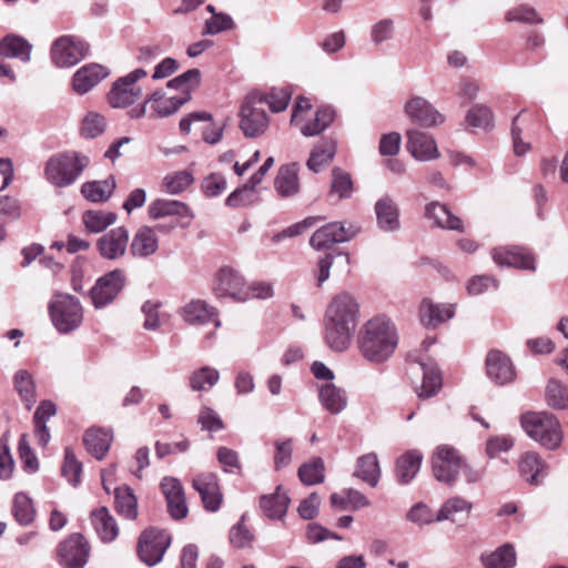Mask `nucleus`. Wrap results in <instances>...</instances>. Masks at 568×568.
Instances as JSON below:
<instances>
[{"label": "nucleus", "mask_w": 568, "mask_h": 568, "mask_svg": "<svg viewBox=\"0 0 568 568\" xmlns=\"http://www.w3.org/2000/svg\"><path fill=\"white\" fill-rule=\"evenodd\" d=\"M481 562L485 568H514L516 566L515 548L505 544L495 551L483 555Z\"/></svg>", "instance_id": "obj_45"}, {"label": "nucleus", "mask_w": 568, "mask_h": 568, "mask_svg": "<svg viewBox=\"0 0 568 568\" xmlns=\"http://www.w3.org/2000/svg\"><path fill=\"white\" fill-rule=\"evenodd\" d=\"M473 504L463 497L455 496L447 499L436 515L437 521L452 520L455 521V515L459 513L469 514Z\"/></svg>", "instance_id": "obj_54"}, {"label": "nucleus", "mask_w": 568, "mask_h": 568, "mask_svg": "<svg viewBox=\"0 0 568 568\" xmlns=\"http://www.w3.org/2000/svg\"><path fill=\"white\" fill-rule=\"evenodd\" d=\"M109 75L108 70L97 63H90L79 69L72 79L73 90L84 94Z\"/></svg>", "instance_id": "obj_26"}, {"label": "nucleus", "mask_w": 568, "mask_h": 568, "mask_svg": "<svg viewBox=\"0 0 568 568\" xmlns=\"http://www.w3.org/2000/svg\"><path fill=\"white\" fill-rule=\"evenodd\" d=\"M118 215L111 211L89 210L82 215L85 229L90 233L103 232L106 227L114 224Z\"/></svg>", "instance_id": "obj_48"}, {"label": "nucleus", "mask_w": 568, "mask_h": 568, "mask_svg": "<svg viewBox=\"0 0 568 568\" xmlns=\"http://www.w3.org/2000/svg\"><path fill=\"white\" fill-rule=\"evenodd\" d=\"M353 193V181L351 175L339 168L332 170L331 196L337 201L351 197Z\"/></svg>", "instance_id": "obj_53"}, {"label": "nucleus", "mask_w": 568, "mask_h": 568, "mask_svg": "<svg viewBox=\"0 0 568 568\" xmlns=\"http://www.w3.org/2000/svg\"><path fill=\"white\" fill-rule=\"evenodd\" d=\"M291 503L286 493L282 491L278 485L271 495H263L260 498V507L263 513L271 519H283L287 513Z\"/></svg>", "instance_id": "obj_33"}, {"label": "nucleus", "mask_w": 568, "mask_h": 568, "mask_svg": "<svg viewBox=\"0 0 568 568\" xmlns=\"http://www.w3.org/2000/svg\"><path fill=\"white\" fill-rule=\"evenodd\" d=\"M423 455L417 450H409L403 454L396 462V478L402 485L413 480L418 473Z\"/></svg>", "instance_id": "obj_36"}, {"label": "nucleus", "mask_w": 568, "mask_h": 568, "mask_svg": "<svg viewBox=\"0 0 568 568\" xmlns=\"http://www.w3.org/2000/svg\"><path fill=\"white\" fill-rule=\"evenodd\" d=\"M547 402L556 409L568 408V387L560 382L551 379L547 385Z\"/></svg>", "instance_id": "obj_58"}, {"label": "nucleus", "mask_w": 568, "mask_h": 568, "mask_svg": "<svg viewBox=\"0 0 568 568\" xmlns=\"http://www.w3.org/2000/svg\"><path fill=\"white\" fill-rule=\"evenodd\" d=\"M359 227L349 223L332 222L316 230L310 239V244L317 251L327 250L335 243H344L352 240Z\"/></svg>", "instance_id": "obj_10"}, {"label": "nucleus", "mask_w": 568, "mask_h": 568, "mask_svg": "<svg viewBox=\"0 0 568 568\" xmlns=\"http://www.w3.org/2000/svg\"><path fill=\"white\" fill-rule=\"evenodd\" d=\"M49 315L54 328L60 334H70L78 329L83 322V307L75 296L68 293H57L48 305Z\"/></svg>", "instance_id": "obj_5"}, {"label": "nucleus", "mask_w": 568, "mask_h": 568, "mask_svg": "<svg viewBox=\"0 0 568 568\" xmlns=\"http://www.w3.org/2000/svg\"><path fill=\"white\" fill-rule=\"evenodd\" d=\"M493 260L500 266L535 270L534 256L527 250L518 246L495 248L493 251Z\"/></svg>", "instance_id": "obj_21"}, {"label": "nucleus", "mask_w": 568, "mask_h": 568, "mask_svg": "<svg viewBox=\"0 0 568 568\" xmlns=\"http://www.w3.org/2000/svg\"><path fill=\"white\" fill-rule=\"evenodd\" d=\"M14 388L19 393L27 407L30 408L36 400V385L28 371H18L14 375Z\"/></svg>", "instance_id": "obj_55"}, {"label": "nucleus", "mask_w": 568, "mask_h": 568, "mask_svg": "<svg viewBox=\"0 0 568 568\" xmlns=\"http://www.w3.org/2000/svg\"><path fill=\"white\" fill-rule=\"evenodd\" d=\"M115 186V179L113 175H110L105 180L83 183L81 186V193L91 202H105L111 197Z\"/></svg>", "instance_id": "obj_39"}, {"label": "nucleus", "mask_w": 568, "mask_h": 568, "mask_svg": "<svg viewBox=\"0 0 568 568\" xmlns=\"http://www.w3.org/2000/svg\"><path fill=\"white\" fill-rule=\"evenodd\" d=\"M274 468L281 470L292 462L293 440L291 438L278 439L274 443Z\"/></svg>", "instance_id": "obj_62"}, {"label": "nucleus", "mask_w": 568, "mask_h": 568, "mask_svg": "<svg viewBox=\"0 0 568 568\" xmlns=\"http://www.w3.org/2000/svg\"><path fill=\"white\" fill-rule=\"evenodd\" d=\"M18 453L26 471L32 474L39 469L38 458L33 453L26 434L21 435L19 439Z\"/></svg>", "instance_id": "obj_64"}, {"label": "nucleus", "mask_w": 568, "mask_h": 568, "mask_svg": "<svg viewBox=\"0 0 568 568\" xmlns=\"http://www.w3.org/2000/svg\"><path fill=\"white\" fill-rule=\"evenodd\" d=\"M106 128V121L103 115L97 112H89L81 126V133L85 138L94 139L101 135Z\"/></svg>", "instance_id": "obj_60"}, {"label": "nucleus", "mask_w": 568, "mask_h": 568, "mask_svg": "<svg viewBox=\"0 0 568 568\" xmlns=\"http://www.w3.org/2000/svg\"><path fill=\"white\" fill-rule=\"evenodd\" d=\"M407 151L418 161H433L440 156L435 139L427 132L410 129L406 132Z\"/></svg>", "instance_id": "obj_17"}, {"label": "nucleus", "mask_w": 568, "mask_h": 568, "mask_svg": "<svg viewBox=\"0 0 568 568\" xmlns=\"http://www.w3.org/2000/svg\"><path fill=\"white\" fill-rule=\"evenodd\" d=\"M11 514L19 525H31L36 518V508L32 499L24 493H17L13 496Z\"/></svg>", "instance_id": "obj_44"}, {"label": "nucleus", "mask_w": 568, "mask_h": 568, "mask_svg": "<svg viewBox=\"0 0 568 568\" xmlns=\"http://www.w3.org/2000/svg\"><path fill=\"white\" fill-rule=\"evenodd\" d=\"M297 475L304 485L313 486L316 484H322L325 479L324 460L320 457H316L308 463H304L300 466Z\"/></svg>", "instance_id": "obj_51"}, {"label": "nucleus", "mask_w": 568, "mask_h": 568, "mask_svg": "<svg viewBox=\"0 0 568 568\" xmlns=\"http://www.w3.org/2000/svg\"><path fill=\"white\" fill-rule=\"evenodd\" d=\"M113 442V432L111 428L105 427H91L83 436V444L87 450L101 460L108 454Z\"/></svg>", "instance_id": "obj_24"}, {"label": "nucleus", "mask_w": 568, "mask_h": 568, "mask_svg": "<svg viewBox=\"0 0 568 568\" xmlns=\"http://www.w3.org/2000/svg\"><path fill=\"white\" fill-rule=\"evenodd\" d=\"M354 476L367 483L371 487L378 484L381 476L379 463L375 453H369L361 456L357 459L356 470Z\"/></svg>", "instance_id": "obj_42"}, {"label": "nucleus", "mask_w": 568, "mask_h": 568, "mask_svg": "<svg viewBox=\"0 0 568 568\" xmlns=\"http://www.w3.org/2000/svg\"><path fill=\"white\" fill-rule=\"evenodd\" d=\"M192 486L200 494L206 510L215 513L220 509L222 494L220 491L215 474L203 473L196 475L193 478Z\"/></svg>", "instance_id": "obj_19"}, {"label": "nucleus", "mask_w": 568, "mask_h": 568, "mask_svg": "<svg viewBox=\"0 0 568 568\" xmlns=\"http://www.w3.org/2000/svg\"><path fill=\"white\" fill-rule=\"evenodd\" d=\"M180 314L191 325L205 324L217 315L216 310L202 300L191 301L181 308Z\"/></svg>", "instance_id": "obj_35"}, {"label": "nucleus", "mask_w": 568, "mask_h": 568, "mask_svg": "<svg viewBox=\"0 0 568 568\" xmlns=\"http://www.w3.org/2000/svg\"><path fill=\"white\" fill-rule=\"evenodd\" d=\"M405 114L415 123L432 128L444 123L445 116L423 97L410 98L404 106Z\"/></svg>", "instance_id": "obj_15"}, {"label": "nucleus", "mask_w": 568, "mask_h": 568, "mask_svg": "<svg viewBox=\"0 0 568 568\" xmlns=\"http://www.w3.org/2000/svg\"><path fill=\"white\" fill-rule=\"evenodd\" d=\"M239 126L244 136L254 139L264 134L268 128L270 119L261 104L258 93H250L244 99L239 112Z\"/></svg>", "instance_id": "obj_6"}, {"label": "nucleus", "mask_w": 568, "mask_h": 568, "mask_svg": "<svg viewBox=\"0 0 568 568\" xmlns=\"http://www.w3.org/2000/svg\"><path fill=\"white\" fill-rule=\"evenodd\" d=\"M398 343L394 324L386 316L367 321L358 332L357 344L364 358L372 363H383L395 352Z\"/></svg>", "instance_id": "obj_2"}, {"label": "nucleus", "mask_w": 568, "mask_h": 568, "mask_svg": "<svg viewBox=\"0 0 568 568\" xmlns=\"http://www.w3.org/2000/svg\"><path fill=\"white\" fill-rule=\"evenodd\" d=\"M32 45L22 37L10 34L0 40V55L30 61Z\"/></svg>", "instance_id": "obj_38"}, {"label": "nucleus", "mask_w": 568, "mask_h": 568, "mask_svg": "<svg viewBox=\"0 0 568 568\" xmlns=\"http://www.w3.org/2000/svg\"><path fill=\"white\" fill-rule=\"evenodd\" d=\"M526 434L547 449H557L562 440L559 420L554 414L546 412H528L520 418Z\"/></svg>", "instance_id": "obj_4"}, {"label": "nucleus", "mask_w": 568, "mask_h": 568, "mask_svg": "<svg viewBox=\"0 0 568 568\" xmlns=\"http://www.w3.org/2000/svg\"><path fill=\"white\" fill-rule=\"evenodd\" d=\"M505 19L508 22H524L530 24H541L544 22L542 18L538 16L537 11L532 7L527 6H518L508 10L505 14Z\"/></svg>", "instance_id": "obj_61"}, {"label": "nucleus", "mask_w": 568, "mask_h": 568, "mask_svg": "<svg viewBox=\"0 0 568 568\" xmlns=\"http://www.w3.org/2000/svg\"><path fill=\"white\" fill-rule=\"evenodd\" d=\"M150 219L159 220L165 216L194 217L190 207L181 201L158 199L153 201L148 209Z\"/></svg>", "instance_id": "obj_30"}, {"label": "nucleus", "mask_w": 568, "mask_h": 568, "mask_svg": "<svg viewBox=\"0 0 568 568\" xmlns=\"http://www.w3.org/2000/svg\"><path fill=\"white\" fill-rule=\"evenodd\" d=\"M465 120L471 128L491 130L494 128V112L484 103H475L467 111Z\"/></svg>", "instance_id": "obj_49"}, {"label": "nucleus", "mask_w": 568, "mask_h": 568, "mask_svg": "<svg viewBox=\"0 0 568 568\" xmlns=\"http://www.w3.org/2000/svg\"><path fill=\"white\" fill-rule=\"evenodd\" d=\"M159 248V239L155 230L151 226L143 225L134 233L130 253L136 258H146L156 253Z\"/></svg>", "instance_id": "obj_27"}, {"label": "nucleus", "mask_w": 568, "mask_h": 568, "mask_svg": "<svg viewBox=\"0 0 568 568\" xmlns=\"http://www.w3.org/2000/svg\"><path fill=\"white\" fill-rule=\"evenodd\" d=\"M126 284L125 272L121 268H114L100 276L92 288L90 297L95 308H103L111 304Z\"/></svg>", "instance_id": "obj_7"}, {"label": "nucleus", "mask_w": 568, "mask_h": 568, "mask_svg": "<svg viewBox=\"0 0 568 568\" xmlns=\"http://www.w3.org/2000/svg\"><path fill=\"white\" fill-rule=\"evenodd\" d=\"M220 379L217 369L203 366L194 371L189 377L190 388L194 392L210 390Z\"/></svg>", "instance_id": "obj_50"}, {"label": "nucleus", "mask_w": 568, "mask_h": 568, "mask_svg": "<svg viewBox=\"0 0 568 568\" xmlns=\"http://www.w3.org/2000/svg\"><path fill=\"white\" fill-rule=\"evenodd\" d=\"M406 519L419 527L430 525L435 521L436 515L433 510L424 503L415 504L406 514Z\"/></svg>", "instance_id": "obj_63"}, {"label": "nucleus", "mask_w": 568, "mask_h": 568, "mask_svg": "<svg viewBox=\"0 0 568 568\" xmlns=\"http://www.w3.org/2000/svg\"><path fill=\"white\" fill-rule=\"evenodd\" d=\"M90 546L81 534H73L59 546L60 564L65 568H83L89 558Z\"/></svg>", "instance_id": "obj_14"}, {"label": "nucleus", "mask_w": 568, "mask_h": 568, "mask_svg": "<svg viewBox=\"0 0 568 568\" xmlns=\"http://www.w3.org/2000/svg\"><path fill=\"white\" fill-rule=\"evenodd\" d=\"M171 538L164 530L146 529L142 532L138 544L140 559L148 566L160 562L170 546Z\"/></svg>", "instance_id": "obj_12"}, {"label": "nucleus", "mask_w": 568, "mask_h": 568, "mask_svg": "<svg viewBox=\"0 0 568 568\" xmlns=\"http://www.w3.org/2000/svg\"><path fill=\"white\" fill-rule=\"evenodd\" d=\"M189 102V98H166L163 91H154L142 104L132 108L128 114L131 119H140L145 115L146 105H151L152 114L156 118H166L175 113L182 105Z\"/></svg>", "instance_id": "obj_13"}, {"label": "nucleus", "mask_w": 568, "mask_h": 568, "mask_svg": "<svg viewBox=\"0 0 568 568\" xmlns=\"http://www.w3.org/2000/svg\"><path fill=\"white\" fill-rule=\"evenodd\" d=\"M160 486L165 497L170 516L175 520L185 518L189 509L181 481L174 477H164Z\"/></svg>", "instance_id": "obj_18"}, {"label": "nucleus", "mask_w": 568, "mask_h": 568, "mask_svg": "<svg viewBox=\"0 0 568 568\" xmlns=\"http://www.w3.org/2000/svg\"><path fill=\"white\" fill-rule=\"evenodd\" d=\"M144 69H135L125 77L118 79L109 93V103L112 108H128L138 101L142 95V90L136 85V81L144 78Z\"/></svg>", "instance_id": "obj_9"}, {"label": "nucleus", "mask_w": 568, "mask_h": 568, "mask_svg": "<svg viewBox=\"0 0 568 568\" xmlns=\"http://www.w3.org/2000/svg\"><path fill=\"white\" fill-rule=\"evenodd\" d=\"M359 305L355 297L342 292L335 295L324 315V339L334 352L346 351L356 331Z\"/></svg>", "instance_id": "obj_1"}, {"label": "nucleus", "mask_w": 568, "mask_h": 568, "mask_svg": "<svg viewBox=\"0 0 568 568\" xmlns=\"http://www.w3.org/2000/svg\"><path fill=\"white\" fill-rule=\"evenodd\" d=\"M425 215L429 220H434V223L442 229L453 231H464V224L462 220L454 215L447 205L438 202H430L425 207Z\"/></svg>", "instance_id": "obj_32"}, {"label": "nucleus", "mask_w": 568, "mask_h": 568, "mask_svg": "<svg viewBox=\"0 0 568 568\" xmlns=\"http://www.w3.org/2000/svg\"><path fill=\"white\" fill-rule=\"evenodd\" d=\"M129 245V231L125 226H118L104 233L97 241L99 254L110 261L124 256Z\"/></svg>", "instance_id": "obj_16"}, {"label": "nucleus", "mask_w": 568, "mask_h": 568, "mask_svg": "<svg viewBox=\"0 0 568 568\" xmlns=\"http://www.w3.org/2000/svg\"><path fill=\"white\" fill-rule=\"evenodd\" d=\"M89 44L75 36H61L51 45L52 62L59 68H70L88 55Z\"/></svg>", "instance_id": "obj_8"}, {"label": "nucleus", "mask_w": 568, "mask_h": 568, "mask_svg": "<svg viewBox=\"0 0 568 568\" xmlns=\"http://www.w3.org/2000/svg\"><path fill=\"white\" fill-rule=\"evenodd\" d=\"M62 473L67 477L68 481L73 486H77L81 480L82 464L77 459L71 447H65L64 449Z\"/></svg>", "instance_id": "obj_59"}, {"label": "nucleus", "mask_w": 568, "mask_h": 568, "mask_svg": "<svg viewBox=\"0 0 568 568\" xmlns=\"http://www.w3.org/2000/svg\"><path fill=\"white\" fill-rule=\"evenodd\" d=\"M213 115L206 111H195L189 113L186 116L182 118L179 124L180 131L183 134H189L191 132V126L193 123L197 122H210L209 125L202 129V138L203 141L209 144H216L222 140L224 124L216 125L212 123Z\"/></svg>", "instance_id": "obj_20"}, {"label": "nucleus", "mask_w": 568, "mask_h": 568, "mask_svg": "<svg viewBox=\"0 0 568 568\" xmlns=\"http://www.w3.org/2000/svg\"><path fill=\"white\" fill-rule=\"evenodd\" d=\"M520 476L530 485H540L548 474V465L534 452L525 453L519 460Z\"/></svg>", "instance_id": "obj_25"}, {"label": "nucleus", "mask_w": 568, "mask_h": 568, "mask_svg": "<svg viewBox=\"0 0 568 568\" xmlns=\"http://www.w3.org/2000/svg\"><path fill=\"white\" fill-rule=\"evenodd\" d=\"M433 473L438 481L452 485L463 467L458 452L447 445L437 447L432 458Z\"/></svg>", "instance_id": "obj_11"}, {"label": "nucleus", "mask_w": 568, "mask_h": 568, "mask_svg": "<svg viewBox=\"0 0 568 568\" xmlns=\"http://www.w3.org/2000/svg\"><path fill=\"white\" fill-rule=\"evenodd\" d=\"M89 163L90 159L85 154L75 151L61 152L49 158L44 176L52 185L67 187L78 180Z\"/></svg>", "instance_id": "obj_3"}, {"label": "nucleus", "mask_w": 568, "mask_h": 568, "mask_svg": "<svg viewBox=\"0 0 568 568\" xmlns=\"http://www.w3.org/2000/svg\"><path fill=\"white\" fill-rule=\"evenodd\" d=\"M486 369L488 377L500 385L510 383L515 378V371L509 357L499 351L488 353Z\"/></svg>", "instance_id": "obj_23"}, {"label": "nucleus", "mask_w": 568, "mask_h": 568, "mask_svg": "<svg viewBox=\"0 0 568 568\" xmlns=\"http://www.w3.org/2000/svg\"><path fill=\"white\" fill-rule=\"evenodd\" d=\"M277 193L287 197L298 192V176L295 164L281 166L274 181Z\"/></svg>", "instance_id": "obj_43"}, {"label": "nucleus", "mask_w": 568, "mask_h": 568, "mask_svg": "<svg viewBox=\"0 0 568 568\" xmlns=\"http://www.w3.org/2000/svg\"><path fill=\"white\" fill-rule=\"evenodd\" d=\"M318 398L322 406L332 414L341 413L347 404L345 392L332 383H325L320 387Z\"/></svg>", "instance_id": "obj_40"}, {"label": "nucleus", "mask_w": 568, "mask_h": 568, "mask_svg": "<svg viewBox=\"0 0 568 568\" xmlns=\"http://www.w3.org/2000/svg\"><path fill=\"white\" fill-rule=\"evenodd\" d=\"M255 187L252 183L247 182L242 187L236 189L226 197V205L231 207L252 205L256 201Z\"/></svg>", "instance_id": "obj_57"}, {"label": "nucleus", "mask_w": 568, "mask_h": 568, "mask_svg": "<svg viewBox=\"0 0 568 568\" xmlns=\"http://www.w3.org/2000/svg\"><path fill=\"white\" fill-rule=\"evenodd\" d=\"M455 314L453 304H436L430 300H424L419 307L420 322L425 327H437L450 320Z\"/></svg>", "instance_id": "obj_29"}, {"label": "nucleus", "mask_w": 568, "mask_h": 568, "mask_svg": "<svg viewBox=\"0 0 568 568\" xmlns=\"http://www.w3.org/2000/svg\"><path fill=\"white\" fill-rule=\"evenodd\" d=\"M115 510L126 519L138 517V500L133 490L128 486L118 487L114 490Z\"/></svg>", "instance_id": "obj_46"}, {"label": "nucleus", "mask_w": 568, "mask_h": 568, "mask_svg": "<svg viewBox=\"0 0 568 568\" xmlns=\"http://www.w3.org/2000/svg\"><path fill=\"white\" fill-rule=\"evenodd\" d=\"M91 521L101 541L111 542L119 535V527L106 507H100L91 513Z\"/></svg>", "instance_id": "obj_31"}, {"label": "nucleus", "mask_w": 568, "mask_h": 568, "mask_svg": "<svg viewBox=\"0 0 568 568\" xmlns=\"http://www.w3.org/2000/svg\"><path fill=\"white\" fill-rule=\"evenodd\" d=\"M336 154V142L333 139H323L315 145L307 160V168L317 173L327 164Z\"/></svg>", "instance_id": "obj_41"}, {"label": "nucleus", "mask_w": 568, "mask_h": 568, "mask_svg": "<svg viewBox=\"0 0 568 568\" xmlns=\"http://www.w3.org/2000/svg\"><path fill=\"white\" fill-rule=\"evenodd\" d=\"M194 182L190 171L183 170L168 174L163 179V185L169 194H179Z\"/></svg>", "instance_id": "obj_56"}, {"label": "nucleus", "mask_w": 568, "mask_h": 568, "mask_svg": "<svg viewBox=\"0 0 568 568\" xmlns=\"http://www.w3.org/2000/svg\"><path fill=\"white\" fill-rule=\"evenodd\" d=\"M335 111L331 106H321L313 119L300 123V131L304 136H316L324 132L334 121Z\"/></svg>", "instance_id": "obj_37"}, {"label": "nucleus", "mask_w": 568, "mask_h": 568, "mask_svg": "<svg viewBox=\"0 0 568 568\" xmlns=\"http://www.w3.org/2000/svg\"><path fill=\"white\" fill-rule=\"evenodd\" d=\"M378 227L384 232H396L400 229L399 209L389 196H383L375 203Z\"/></svg>", "instance_id": "obj_28"}, {"label": "nucleus", "mask_w": 568, "mask_h": 568, "mask_svg": "<svg viewBox=\"0 0 568 568\" xmlns=\"http://www.w3.org/2000/svg\"><path fill=\"white\" fill-rule=\"evenodd\" d=\"M244 278L232 267H222L215 275L213 291L219 297L241 298Z\"/></svg>", "instance_id": "obj_22"}, {"label": "nucleus", "mask_w": 568, "mask_h": 568, "mask_svg": "<svg viewBox=\"0 0 568 568\" xmlns=\"http://www.w3.org/2000/svg\"><path fill=\"white\" fill-rule=\"evenodd\" d=\"M201 84V71L199 69H190L184 73L175 77L166 83V87L172 90H178L181 95L178 98L192 99V91Z\"/></svg>", "instance_id": "obj_47"}, {"label": "nucleus", "mask_w": 568, "mask_h": 568, "mask_svg": "<svg viewBox=\"0 0 568 568\" xmlns=\"http://www.w3.org/2000/svg\"><path fill=\"white\" fill-rule=\"evenodd\" d=\"M423 373L420 387L417 389V396L420 399H427L435 396L443 386V378L438 367L433 363H419Z\"/></svg>", "instance_id": "obj_34"}, {"label": "nucleus", "mask_w": 568, "mask_h": 568, "mask_svg": "<svg viewBox=\"0 0 568 568\" xmlns=\"http://www.w3.org/2000/svg\"><path fill=\"white\" fill-rule=\"evenodd\" d=\"M261 104H267L274 113L286 110L292 98V89L290 87L274 88L267 94H260Z\"/></svg>", "instance_id": "obj_52"}]
</instances>
